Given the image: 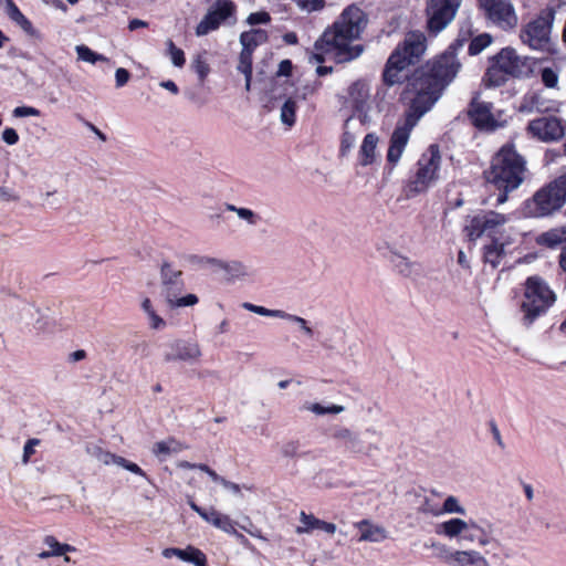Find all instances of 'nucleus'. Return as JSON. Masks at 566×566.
<instances>
[{"label": "nucleus", "instance_id": "nucleus-9", "mask_svg": "<svg viewBox=\"0 0 566 566\" xmlns=\"http://www.w3.org/2000/svg\"><path fill=\"white\" fill-rule=\"evenodd\" d=\"M555 294L538 276H531L525 282L522 311L525 325H531L554 303Z\"/></svg>", "mask_w": 566, "mask_h": 566}, {"label": "nucleus", "instance_id": "nucleus-24", "mask_svg": "<svg viewBox=\"0 0 566 566\" xmlns=\"http://www.w3.org/2000/svg\"><path fill=\"white\" fill-rule=\"evenodd\" d=\"M439 533L443 534L449 538H453L467 532L469 530H476L483 532V530L478 525V523L470 521L467 522L461 518H451L440 524Z\"/></svg>", "mask_w": 566, "mask_h": 566}, {"label": "nucleus", "instance_id": "nucleus-33", "mask_svg": "<svg viewBox=\"0 0 566 566\" xmlns=\"http://www.w3.org/2000/svg\"><path fill=\"white\" fill-rule=\"evenodd\" d=\"M206 522L212 524L214 527L228 534L235 533L234 522L230 518V516L222 514L214 509L209 511V515Z\"/></svg>", "mask_w": 566, "mask_h": 566}, {"label": "nucleus", "instance_id": "nucleus-49", "mask_svg": "<svg viewBox=\"0 0 566 566\" xmlns=\"http://www.w3.org/2000/svg\"><path fill=\"white\" fill-rule=\"evenodd\" d=\"M271 15L266 11H258L252 12L248 15L245 22L249 25H256V24H269L271 22Z\"/></svg>", "mask_w": 566, "mask_h": 566}, {"label": "nucleus", "instance_id": "nucleus-8", "mask_svg": "<svg viewBox=\"0 0 566 566\" xmlns=\"http://www.w3.org/2000/svg\"><path fill=\"white\" fill-rule=\"evenodd\" d=\"M531 72L527 57L521 56L512 48L502 49L488 69L485 81L492 86L504 84L509 76L522 77Z\"/></svg>", "mask_w": 566, "mask_h": 566}, {"label": "nucleus", "instance_id": "nucleus-20", "mask_svg": "<svg viewBox=\"0 0 566 566\" xmlns=\"http://www.w3.org/2000/svg\"><path fill=\"white\" fill-rule=\"evenodd\" d=\"M167 347L168 349L164 354V360L167 363L176 360L195 363L201 356L200 347L196 343L174 340Z\"/></svg>", "mask_w": 566, "mask_h": 566}, {"label": "nucleus", "instance_id": "nucleus-31", "mask_svg": "<svg viewBox=\"0 0 566 566\" xmlns=\"http://www.w3.org/2000/svg\"><path fill=\"white\" fill-rule=\"evenodd\" d=\"M348 95L353 102V106L357 111H361L369 97V88L364 82H355L348 90Z\"/></svg>", "mask_w": 566, "mask_h": 566}, {"label": "nucleus", "instance_id": "nucleus-58", "mask_svg": "<svg viewBox=\"0 0 566 566\" xmlns=\"http://www.w3.org/2000/svg\"><path fill=\"white\" fill-rule=\"evenodd\" d=\"M147 317H148V321H149L150 328H153L155 331H160V329H164L166 327L165 319L163 317H160L156 313V311L153 312V313L147 314Z\"/></svg>", "mask_w": 566, "mask_h": 566}, {"label": "nucleus", "instance_id": "nucleus-55", "mask_svg": "<svg viewBox=\"0 0 566 566\" xmlns=\"http://www.w3.org/2000/svg\"><path fill=\"white\" fill-rule=\"evenodd\" d=\"M39 444H40V440L35 439V438L27 441V443L24 444V448H23V457H22V462L24 464L29 462L30 458L35 452V447Z\"/></svg>", "mask_w": 566, "mask_h": 566}, {"label": "nucleus", "instance_id": "nucleus-41", "mask_svg": "<svg viewBox=\"0 0 566 566\" xmlns=\"http://www.w3.org/2000/svg\"><path fill=\"white\" fill-rule=\"evenodd\" d=\"M75 50H76L78 59L84 61V62H88L91 64H95L96 62H105V61H107V59L104 55L98 54V53L92 51L86 45H83V44L82 45H77L75 48Z\"/></svg>", "mask_w": 566, "mask_h": 566}, {"label": "nucleus", "instance_id": "nucleus-61", "mask_svg": "<svg viewBox=\"0 0 566 566\" xmlns=\"http://www.w3.org/2000/svg\"><path fill=\"white\" fill-rule=\"evenodd\" d=\"M122 457H118V455H115L108 451H105L103 453V455L101 457V460L98 462L105 464V465H111V464H116L117 465V460H119Z\"/></svg>", "mask_w": 566, "mask_h": 566}, {"label": "nucleus", "instance_id": "nucleus-63", "mask_svg": "<svg viewBox=\"0 0 566 566\" xmlns=\"http://www.w3.org/2000/svg\"><path fill=\"white\" fill-rule=\"evenodd\" d=\"M56 191H48L43 195L45 205L50 207H56L60 203V200L55 197Z\"/></svg>", "mask_w": 566, "mask_h": 566}, {"label": "nucleus", "instance_id": "nucleus-28", "mask_svg": "<svg viewBox=\"0 0 566 566\" xmlns=\"http://www.w3.org/2000/svg\"><path fill=\"white\" fill-rule=\"evenodd\" d=\"M184 449H186V447L181 442L169 438L167 440L155 442L151 451L157 458L165 460L167 457L177 454Z\"/></svg>", "mask_w": 566, "mask_h": 566}, {"label": "nucleus", "instance_id": "nucleus-27", "mask_svg": "<svg viewBox=\"0 0 566 566\" xmlns=\"http://www.w3.org/2000/svg\"><path fill=\"white\" fill-rule=\"evenodd\" d=\"M377 144L378 136L376 134L370 133L365 136L359 149V164L361 166H369L375 161Z\"/></svg>", "mask_w": 566, "mask_h": 566}, {"label": "nucleus", "instance_id": "nucleus-10", "mask_svg": "<svg viewBox=\"0 0 566 566\" xmlns=\"http://www.w3.org/2000/svg\"><path fill=\"white\" fill-rule=\"evenodd\" d=\"M555 19V11L547 8L531 22H528L521 31L520 38L522 42L533 50H545L548 48L551 32Z\"/></svg>", "mask_w": 566, "mask_h": 566}, {"label": "nucleus", "instance_id": "nucleus-45", "mask_svg": "<svg viewBox=\"0 0 566 566\" xmlns=\"http://www.w3.org/2000/svg\"><path fill=\"white\" fill-rule=\"evenodd\" d=\"M166 46L171 63L177 67H182L186 63L184 51L177 48L171 40L166 41Z\"/></svg>", "mask_w": 566, "mask_h": 566}, {"label": "nucleus", "instance_id": "nucleus-35", "mask_svg": "<svg viewBox=\"0 0 566 566\" xmlns=\"http://www.w3.org/2000/svg\"><path fill=\"white\" fill-rule=\"evenodd\" d=\"M252 55L253 52L249 50H241L239 55V63L237 70L245 77V90L250 91L252 80Z\"/></svg>", "mask_w": 566, "mask_h": 566}, {"label": "nucleus", "instance_id": "nucleus-32", "mask_svg": "<svg viewBox=\"0 0 566 566\" xmlns=\"http://www.w3.org/2000/svg\"><path fill=\"white\" fill-rule=\"evenodd\" d=\"M566 240V226L551 229L544 233H542L537 238V243L548 247L555 248L556 245L563 243Z\"/></svg>", "mask_w": 566, "mask_h": 566}, {"label": "nucleus", "instance_id": "nucleus-3", "mask_svg": "<svg viewBox=\"0 0 566 566\" xmlns=\"http://www.w3.org/2000/svg\"><path fill=\"white\" fill-rule=\"evenodd\" d=\"M526 163L512 145H504L494 155L491 166L485 170V179L503 191L496 199L497 205L507 200V192L517 189L524 181Z\"/></svg>", "mask_w": 566, "mask_h": 566}, {"label": "nucleus", "instance_id": "nucleus-11", "mask_svg": "<svg viewBox=\"0 0 566 566\" xmlns=\"http://www.w3.org/2000/svg\"><path fill=\"white\" fill-rule=\"evenodd\" d=\"M461 64L452 51H447L433 60L428 71L421 72L419 75L424 80H429L431 84H437L443 92L457 76Z\"/></svg>", "mask_w": 566, "mask_h": 566}, {"label": "nucleus", "instance_id": "nucleus-42", "mask_svg": "<svg viewBox=\"0 0 566 566\" xmlns=\"http://www.w3.org/2000/svg\"><path fill=\"white\" fill-rule=\"evenodd\" d=\"M242 307L245 308L247 311H250V312L255 313L261 316L277 317V318H282V316H284V311H282V310H269L266 307L255 305V304H252L249 302H244L242 304Z\"/></svg>", "mask_w": 566, "mask_h": 566}, {"label": "nucleus", "instance_id": "nucleus-12", "mask_svg": "<svg viewBox=\"0 0 566 566\" xmlns=\"http://www.w3.org/2000/svg\"><path fill=\"white\" fill-rule=\"evenodd\" d=\"M462 0H427V28L437 34L455 18Z\"/></svg>", "mask_w": 566, "mask_h": 566}, {"label": "nucleus", "instance_id": "nucleus-25", "mask_svg": "<svg viewBox=\"0 0 566 566\" xmlns=\"http://www.w3.org/2000/svg\"><path fill=\"white\" fill-rule=\"evenodd\" d=\"M356 527L360 531L359 542L380 543L388 537V533L382 526L375 525L368 520L358 522Z\"/></svg>", "mask_w": 566, "mask_h": 566}, {"label": "nucleus", "instance_id": "nucleus-53", "mask_svg": "<svg viewBox=\"0 0 566 566\" xmlns=\"http://www.w3.org/2000/svg\"><path fill=\"white\" fill-rule=\"evenodd\" d=\"M14 117L40 116L41 112L32 106H18L12 112Z\"/></svg>", "mask_w": 566, "mask_h": 566}, {"label": "nucleus", "instance_id": "nucleus-16", "mask_svg": "<svg viewBox=\"0 0 566 566\" xmlns=\"http://www.w3.org/2000/svg\"><path fill=\"white\" fill-rule=\"evenodd\" d=\"M469 117L472 124L480 130L494 132L503 127L505 120L494 114L493 104L474 98L469 108Z\"/></svg>", "mask_w": 566, "mask_h": 566}, {"label": "nucleus", "instance_id": "nucleus-23", "mask_svg": "<svg viewBox=\"0 0 566 566\" xmlns=\"http://www.w3.org/2000/svg\"><path fill=\"white\" fill-rule=\"evenodd\" d=\"M300 522L301 525L296 527L297 534L311 533L314 530H322L328 534H334L336 532V525L334 523L322 521L312 514H306L305 512H301Z\"/></svg>", "mask_w": 566, "mask_h": 566}, {"label": "nucleus", "instance_id": "nucleus-40", "mask_svg": "<svg viewBox=\"0 0 566 566\" xmlns=\"http://www.w3.org/2000/svg\"><path fill=\"white\" fill-rule=\"evenodd\" d=\"M179 559L191 563L195 566H206L207 563L206 555L193 546H188L187 548L182 549V554L180 555Z\"/></svg>", "mask_w": 566, "mask_h": 566}, {"label": "nucleus", "instance_id": "nucleus-6", "mask_svg": "<svg viewBox=\"0 0 566 566\" xmlns=\"http://www.w3.org/2000/svg\"><path fill=\"white\" fill-rule=\"evenodd\" d=\"M566 203V175H562L547 186L537 190L525 202L524 214L527 217H546Z\"/></svg>", "mask_w": 566, "mask_h": 566}, {"label": "nucleus", "instance_id": "nucleus-30", "mask_svg": "<svg viewBox=\"0 0 566 566\" xmlns=\"http://www.w3.org/2000/svg\"><path fill=\"white\" fill-rule=\"evenodd\" d=\"M388 260L390 264L392 265L394 270L406 277H409L415 272V264L405 255H401L400 253L396 251H390L388 255Z\"/></svg>", "mask_w": 566, "mask_h": 566}, {"label": "nucleus", "instance_id": "nucleus-15", "mask_svg": "<svg viewBox=\"0 0 566 566\" xmlns=\"http://www.w3.org/2000/svg\"><path fill=\"white\" fill-rule=\"evenodd\" d=\"M235 13V4L231 0H216L196 27V35L203 36L216 31Z\"/></svg>", "mask_w": 566, "mask_h": 566}, {"label": "nucleus", "instance_id": "nucleus-34", "mask_svg": "<svg viewBox=\"0 0 566 566\" xmlns=\"http://www.w3.org/2000/svg\"><path fill=\"white\" fill-rule=\"evenodd\" d=\"M6 13L27 33L32 34L34 32L32 23L24 17V14L19 10L12 0H7Z\"/></svg>", "mask_w": 566, "mask_h": 566}, {"label": "nucleus", "instance_id": "nucleus-1", "mask_svg": "<svg viewBox=\"0 0 566 566\" xmlns=\"http://www.w3.org/2000/svg\"><path fill=\"white\" fill-rule=\"evenodd\" d=\"M366 17L356 6L347 7L333 27L325 30L315 42L314 51L310 54L311 63H323L325 55H332L339 62H348L358 57L364 48L360 44H352L359 38L366 25Z\"/></svg>", "mask_w": 566, "mask_h": 566}, {"label": "nucleus", "instance_id": "nucleus-18", "mask_svg": "<svg viewBox=\"0 0 566 566\" xmlns=\"http://www.w3.org/2000/svg\"><path fill=\"white\" fill-rule=\"evenodd\" d=\"M528 132L543 142H554L565 135L563 120L555 116H544L530 122Z\"/></svg>", "mask_w": 566, "mask_h": 566}, {"label": "nucleus", "instance_id": "nucleus-17", "mask_svg": "<svg viewBox=\"0 0 566 566\" xmlns=\"http://www.w3.org/2000/svg\"><path fill=\"white\" fill-rule=\"evenodd\" d=\"M509 221V217L495 211H488L472 217L464 231L470 240H475L484 233H494Z\"/></svg>", "mask_w": 566, "mask_h": 566}, {"label": "nucleus", "instance_id": "nucleus-47", "mask_svg": "<svg viewBox=\"0 0 566 566\" xmlns=\"http://www.w3.org/2000/svg\"><path fill=\"white\" fill-rule=\"evenodd\" d=\"M460 566H491L488 559L478 551H467L463 564Z\"/></svg>", "mask_w": 566, "mask_h": 566}, {"label": "nucleus", "instance_id": "nucleus-57", "mask_svg": "<svg viewBox=\"0 0 566 566\" xmlns=\"http://www.w3.org/2000/svg\"><path fill=\"white\" fill-rule=\"evenodd\" d=\"M43 543L50 548L51 554H53L54 556H61L62 543L57 542V539L54 536H45Z\"/></svg>", "mask_w": 566, "mask_h": 566}, {"label": "nucleus", "instance_id": "nucleus-13", "mask_svg": "<svg viewBox=\"0 0 566 566\" xmlns=\"http://www.w3.org/2000/svg\"><path fill=\"white\" fill-rule=\"evenodd\" d=\"M190 261L200 270H210L213 273H221L227 282L241 280L249 274L248 268L238 260H223L212 256L193 255Z\"/></svg>", "mask_w": 566, "mask_h": 566}, {"label": "nucleus", "instance_id": "nucleus-44", "mask_svg": "<svg viewBox=\"0 0 566 566\" xmlns=\"http://www.w3.org/2000/svg\"><path fill=\"white\" fill-rule=\"evenodd\" d=\"M442 511V514H460L464 515L467 513V510L464 506H462L458 500V497L453 495H449L440 509Z\"/></svg>", "mask_w": 566, "mask_h": 566}, {"label": "nucleus", "instance_id": "nucleus-48", "mask_svg": "<svg viewBox=\"0 0 566 566\" xmlns=\"http://www.w3.org/2000/svg\"><path fill=\"white\" fill-rule=\"evenodd\" d=\"M191 67L193 69V71L198 74L199 76V80L201 82L205 81V78L207 77L210 69H209V65L207 64L206 60L202 57V55H197L192 63H191Z\"/></svg>", "mask_w": 566, "mask_h": 566}, {"label": "nucleus", "instance_id": "nucleus-50", "mask_svg": "<svg viewBox=\"0 0 566 566\" xmlns=\"http://www.w3.org/2000/svg\"><path fill=\"white\" fill-rule=\"evenodd\" d=\"M296 4L303 11L314 12L325 7V0H297Z\"/></svg>", "mask_w": 566, "mask_h": 566}, {"label": "nucleus", "instance_id": "nucleus-21", "mask_svg": "<svg viewBox=\"0 0 566 566\" xmlns=\"http://www.w3.org/2000/svg\"><path fill=\"white\" fill-rule=\"evenodd\" d=\"M560 103L547 98L543 92H532L524 95L520 111L524 113H551L558 112Z\"/></svg>", "mask_w": 566, "mask_h": 566}, {"label": "nucleus", "instance_id": "nucleus-29", "mask_svg": "<svg viewBox=\"0 0 566 566\" xmlns=\"http://www.w3.org/2000/svg\"><path fill=\"white\" fill-rule=\"evenodd\" d=\"M431 547L437 549V557L444 563H453L457 566L463 564L467 551H450L444 544L432 542Z\"/></svg>", "mask_w": 566, "mask_h": 566}, {"label": "nucleus", "instance_id": "nucleus-26", "mask_svg": "<svg viewBox=\"0 0 566 566\" xmlns=\"http://www.w3.org/2000/svg\"><path fill=\"white\" fill-rule=\"evenodd\" d=\"M269 39L268 32L262 29H251L240 34V43L243 50L254 52V50L265 43Z\"/></svg>", "mask_w": 566, "mask_h": 566}, {"label": "nucleus", "instance_id": "nucleus-56", "mask_svg": "<svg viewBox=\"0 0 566 566\" xmlns=\"http://www.w3.org/2000/svg\"><path fill=\"white\" fill-rule=\"evenodd\" d=\"M117 465L137 475L146 476V473L136 463L129 462L125 458H120L119 460H117Z\"/></svg>", "mask_w": 566, "mask_h": 566}, {"label": "nucleus", "instance_id": "nucleus-62", "mask_svg": "<svg viewBox=\"0 0 566 566\" xmlns=\"http://www.w3.org/2000/svg\"><path fill=\"white\" fill-rule=\"evenodd\" d=\"M86 452L94 459H96L97 461L101 460V457L103 455V453L105 452L101 447L98 446H95V444H90L86 447Z\"/></svg>", "mask_w": 566, "mask_h": 566}, {"label": "nucleus", "instance_id": "nucleus-38", "mask_svg": "<svg viewBox=\"0 0 566 566\" xmlns=\"http://www.w3.org/2000/svg\"><path fill=\"white\" fill-rule=\"evenodd\" d=\"M297 103L293 97H289L282 105L280 112V119L283 125L292 127L295 124V115Z\"/></svg>", "mask_w": 566, "mask_h": 566}, {"label": "nucleus", "instance_id": "nucleus-7", "mask_svg": "<svg viewBox=\"0 0 566 566\" xmlns=\"http://www.w3.org/2000/svg\"><path fill=\"white\" fill-rule=\"evenodd\" d=\"M185 287L182 271L169 262H164L160 268V295L169 310L198 304L199 298L196 294L184 295Z\"/></svg>", "mask_w": 566, "mask_h": 566}, {"label": "nucleus", "instance_id": "nucleus-64", "mask_svg": "<svg viewBox=\"0 0 566 566\" xmlns=\"http://www.w3.org/2000/svg\"><path fill=\"white\" fill-rule=\"evenodd\" d=\"M291 70H292V63L290 60H283L281 61L280 65H279V71H277V74L279 75H289L291 73Z\"/></svg>", "mask_w": 566, "mask_h": 566}, {"label": "nucleus", "instance_id": "nucleus-39", "mask_svg": "<svg viewBox=\"0 0 566 566\" xmlns=\"http://www.w3.org/2000/svg\"><path fill=\"white\" fill-rule=\"evenodd\" d=\"M503 253L504 244L495 240L490 245L485 247L484 261L495 268L500 263Z\"/></svg>", "mask_w": 566, "mask_h": 566}, {"label": "nucleus", "instance_id": "nucleus-36", "mask_svg": "<svg viewBox=\"0 0 566 566\" xmlns=\"http://www.w3.org/2000/svg\"><path fill=\"white\" fill-rule=\"evenodd\" d=\"M303 410L310 411L316 416H325V415H338L345 410V407L342 405H323L321 402H306L303 406Z\"/></svg>", "mask_w": 566, "mask_h": 566}, {"label": "nucleus", "instance_id": "nucleus-60", "mask_svg": "<svg viewBox=\"0 0 566 566\" xmlns=\"http://www.w3.org/2000/svg\"><path fill=\"white\" fill-rule=\"evenodd\" d=\"M2 140L7 144V145H15L18 142H19V135L18 133L15 132V129L13 128H6L3 132H2Z\"/></svg>", "mask_w": 566, "mask_h": 566}, {"label": "nucleus", "instance_id": "nucleus-59", "mask_svg": "<svg viewBox=\"0 0 566 566\" xmlns=\"http://www.w3.org/2000/svg\"><path fill=\"white\" fill-rule=\"evenodd\" d=\"M130 78V73L123 67H119L115 72V81H116V87H123L128 83Z\"/></svg>", "mask_w": 566, "mask_h": 566}, {"label": "nucleus", "instance_id": "nucleus-2", "mask_svg": "<svg viewBox=\"0 0 566 566\" xmlns=\"http://www.w3.org/2000/svg\"><path fill=\"white\" fill-rule=\"evenodd\" d=\"M441 94L440 86L431 84L429 80H424L418 74L412 78L403 93V99L407 101L403 120L398 123L392 132L387 151V160L392 167L399 163L408 145L411 130L420 118L432 108Z\"/></svg>", "mask_w": 566, "mask_h": 566}, {"label": "nucleus", "instance_id": "nucleus-52", "mask_svg": "<svg viewBox=\"0 0 566 566\" xmlns=\"http://www.w3.org/2000/svg\"><path fill=\"white\" fill-rule=\"evenodd\" d=\"M300 443L297 441H286L280 447V452L284 458H295L298 455Z\"/></svg>", "mask_w": 566, "mask_h": 566}, {"label": "nucleus", "instance_id": "nucleus-5", "mask_svg": "<svg viewBox=\"0 0 566 566\" xmlns=\"http://www.w3.org/2000/svg\"><path fill=\"white\" fill-rule=\"evenodd\" d=\"M441 154L438 145H430L417 163L416 172L406 184L407 198L426 193L440 179Z\"/></svg>", "mask_w": 566, "mask_h": 566}, {"label": "nucleus", "instance_id": "nucleus-37", "mask_svg": "<svg viewBox=\"0 0 566 566\" xmlns=\"http://www.w3.org/2000/svg\"><path fill=\"white\" fill-rule=\"evenodd\" d=\"M226 209L230 212H234L239 219L245 221L251 227H255L261 221L260 214L249 208L227 203Z\"/></svg>", "mask_w": 566, "mask_h": 566}, {"label": "nucleus", "instance_id": "nucleus-43", "mask_svg": "<svg viewBox=\"0 0 566 566\" xmlns=\"http://www.w3.org/2000/svg\"><path fill=\"white\" fill-rule=\"evenodd\" d=\"M492 42V38L488 33L480 34L472 39L469 45V53L471 55H476L481 53L486 46H489Z\"/></svg>", "mask_w": 566, "mask_h": 566}, {"label": "nucleus", "instance_id": "nucleus-19", "mask_svg": "<svg viewBox=\"0 0 566 566\" xmlns=\"http://www.w3.org/2000/svg\"><path fill=\"white\" fill-rule=\"evenodd\" d=\"M333 437L350 453L370 455L373 451L379 450L376 443L370 442L366 444L357 432L346 427L336 428Z\"/></svg>", "mask_w": 566, "mask_h": 566}, {"label": "nucleus", "instance_id": "nucleus-22", "mask_svg": "<svg viewBox=\"0 0 566 566\" xmlns=\"http://www.w3.org/2000/svg\"><path fill=\"white\" fill-rule=\"evenodd\" d=\"M364 130V119L361 116H350L345 120L344 133L340 140V154L346 155L356 144L357 137Z\"/></svg>", "mask_w": 566, "mask_h": 566}, {"label": "nucleus", "instance_id": "nucleus-46", "mask_svg": "<svg viewBox=\"0 0 566 566\" xmlns=\"http://www.w3.org/2000/svg\"><path fill=\"white\" fill-rule=\"evenodd\" d=\"M541 80L547 88H556L558 85V71L552 67H543L539 72Z\"/></svg>", "mask_w": 566, "mask_h": 566}, {"label": "nucleus", "instance_id": "nucleus-14", "mask_svg": "<svg viewBox=\"0 0 566 566\" xmlns=\"http://www.w3.org/2000/svg\"><path fill=\"white\" fill-rule=\"evenodd\" d=\"M485 17L503 30L517 25V15L510 0H478Z\"/></svg>", "mask_w": 566, "mask_h": 566}, {"label": "nucleus", "instance_id": "nucleus-54", "mask_svg": "<svg viewBox=\"0 0 566 566\" xmlns=\"http://www.w3.org/2000/svg\"><path fill=\"white\" fill-rule=\"evenodd\" d=\"M440 509L441 507L426 499L423 503L419 506V512L423 514H430L432 516H440L442 515V511Z\"/></svg>", "mask_w": 566, "mask_h": 566}, {"label": "nucleus", "instance_id": "nucleus-4", "mask_svg": "<svg viewBox=\"0 0 566 566\" xmlns=\"http://www.w3.org/2000/svg\"><path fill=\"white\" fill-rule=\"evenodd\" d=\"M427 51V38L420 31H410L403 41L397 45L390 54L384 70V81L388 85H395L402 78L401 72L409 65L419 62Z\"/></svg>", "mask_w": 566, "mask_h": 566}, {"label": "nucleus", "instance_id": "nucleus-51", "mask_svg": "<svg viewBox=\"0 0 566 566\" xmlns=\"http://www.w3.org/2000/svg\"><path fill=\"white\" fill-rule=\"evenodd\" d=\"M282 319H286V321H289V322H292V323L297 324V325H298V327H300V328H301V329H302V331H303L307 336H312V335H313V331H312V328L307 325L306 319H304L303 317L284 312V316H282Z\"/></svg>", "mask_w": 566, "mask_h": 566}]
</instances>
